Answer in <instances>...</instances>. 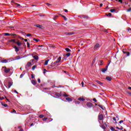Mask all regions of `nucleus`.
<instances>
[{
	"label": "nucleus",
	"mask_w": 131,
	"mask_h": 131,
	"mask_svg": "<svg viewBox=\"0 0 131 131\" xmlns=\"http://www.w3.org/2000/svg\"><path fill=\"white\" fill-rule=\"evenodd\" d=\"M104 115L103 114H99L98 116V120H103Z\"/></svg>",
	"instance_id": "1"
},
{
	"label": "nucleus",
	"mask_w": 131,
	"mask_h": 131,
	"mask_svg": "<svg viewBox=\"0 0 131 131\" xmlns=\"http://www.w3.org/2000/svg\"><path fill=\"white\" fill-rule=\"evenodd\" d=\"M15 43L18 46V47H21V46H22V42H21L19 40H16Z\"/></svg>",
	"instance_id": "2"
},
{
	"label": "nucleus",
	"mask_w": 131,
	"mask_h": 131,
	"mask_svg": "<svg viewBox=\"0 0 131 131\" xmlns=\"http://www.w3.org/2000/svg\"><path fill=\"white\" fill-rule=\"evenodd\" d=\"M86 106L88 107V108H92V107H94V105L92 103V102L87 103Z\"/></svg>",
	"instance_id": "3"
},
{
	"label": "nucleus",
	"mask_w": 131,
	"mask_h": 131,
	"mask_svg": "<svg viewBox=\"0 0 131 131\" xmlns=\"http://www.w3.org/2000/svg\"><path fill=\"white\" fill-rule=\"evenodd\" d=\"M3 68H5L4 72H5V73H9L11 70L10 69H7L6 67H3Z\"/></svg>",
	"instance_id": "4"
},
{
	"label": "nucleus",
	"mask_w": 131,
	"mask_h": 131,
	"mask_svg": "<svg viewBox=\"0 0 131 131\" xmlns=\"http://www.w3.org/2000/svg\"><path fill=\"white\" fill-rule=\"evenodd\" d=\"M34 26H35V27H37L38 28H39L40 29H42V26L40 25L35 24Z\"/></svg>",
	"instance_id": "5"
},
{
	"label": "nucleus",
	"mask_w": 131,
	"mask_h": 131,
	"mask_svg": "<svg viewBox=\"0 0 131 131\" xmlns=\"http://www.w3.org/2000/svg\"><path fill=\"white\" fill-rule=\"evenodd\" d=\"M4 35H6V36H9L10 35L15 36L16 34H10L9 33H5Z\"/></svg>",
	"instance_id": "6"
},
{
	"label": "nucleus",
	"mask_w": 131,
	"mask_h": 131,
	"mask_svg": "<svg viewBox=\"0 0 131 131\" xmlns=\"http://www.w3.org/2000/svg\"><path fill=\"white\" fill-rule=\"evenodd\" d=\"M100 47H101V45H100V44L99 43H97L95 46H94V49H99V48H100Z\"/></svg>",
	"instance_id": "7"
},
{
	"label": "nucleus",
	"mask_w": 131,
	"mask_h": 131,
	"mask_svg": "<svg viewBox=\"0 0 131 131\" xmlns=\"http://www.w3.org/2000/svg\"><path fill=\"white\" fill-rule=\"evenodd\" d=\"M105 79H106V80H108V81H111V80H112V78L110 76H107Z\"/></svg>",
	"instance_id": "8"
},
{
	"label": "nucleus",
	"mask_w": 131,
	"mask_h": 131,
	"mask_svg": "<svg viewBox=\"0 0 131 131\" xmlns=\"http://www.w3.org/2000/svg\"><path fill=\"white\" fill-rule=\"evenodd\" d=\"M16 39H11L8 40V42H13V43H16Z\"/></svg>",
	"instance_id": "9"
},
{
	"label": "nucleus",
	"mask_w": 131,
	"mask_h": 131,
	"mask_svg": "<svg viewBox=\"0 0 131 131\" xmlns=\"http://www.w3.org/2000/svg\"><path fill=\"white\" fill-rule=\"evenodd\" d=\"M67 101H68V102H72V99L70 98V97H67L66 98Z\"/></svg>",
	"instance_id": "10"
},
{
	"label": "nucleus",
	"mask_w": 131,
	"mask_h": 131,
	"mask_svg": "<svg viewBox=\"0 0 131 131\" xmlns=\"http://www.w3.org/2000/svg\"><path fill=\"white\" fill-rule=\"evenodd\" d=\"M55 96H56V97H61L62 95H61V94L56 92V93H55Z\"/></svg>",
	"instance_id": "11"
},
{
	"label": "nucleus",
	"mask_w": 131,
	"mask_h": 131,
	"mask_svg": "<svg viewBox=\"0 0 131 131\" xmlns=\"http://www.w3.org/2000/svg\"><path fill=\"white\" fill-rule=\"evenodd\" d=\"M78 100L79 101H85V99H84V98H83L82 97H80V98H78Z\"/></svg>",
	"instance_id": "12"
},
{
	"label": "nucleus",
	"mask_w": 131,
	"mask_h": 131,
	"mask_svg": "<svg viewBox=\"0 0 131 131\" xmlns=\"http://www.w3.org/2000/svg\"><path fill=\"white\" fill-rule=\"evenodd\" d=\"M31 82L33 85H35V84H36V81L34 80H32Z\"/></svg>",
	"instance_id": "13"
},
{
	"label": "nucleus",
	"mask_w": 131,
	"mask_h": 131,
	"mask_svg": "<svg viewBox=\"0 0 131 131\" xmlns=\"http://www.w3.org/2000/svg\"><path fill=\"white\" fill-rule=\"evenodd\" d=\"M33 58H34L35 60H38V56L37 55H34V56H33Z\"/></svg>",
	"instance_id": "14"
},
{
	"label": "nucleus",
	"mask_w": 131,
	"mask_h": 131,
	"mask_svg": "<svg viewBox=\"0 0 131 131\" xmlns=\"http://www.w3.org/2000/svg\"><path fill=\"white\" fill-rule=\"evenodd\" d=\"M96 82H97V83H98V84H100V85H102V84H103V83H102L101 81H99V80H96Z\"/></svg>",
	"instance_id": "15"
},
{
	"label": "nucleus",
	"mask_w": 131,
	"mask_h": 131,
	"mask_svg": "<svg viewBox=\"0 0 131 131\" xmlns=\"http://www.w3.org/2000/svg\"><path fill=\"white\" fill-rule=\"evenodd\" d=\"M24 75H25V73H24V71L23 73L20 75L19 78H22V77H23Z\"/></svg>",
	"instance_id": "16"
},
{
	"label": "nucleus",
	"mask_w": 131,
	"mask_h": 131,
	"mask_svg": "<svg viewBox=\"0 0 131 131\" xmlns=\"http://www.w3.org/2000/svg\"><path fill=\"white\" fill-rule=\"evenodd\" d=\"M11 85H13V84L12 83V82H9L8 83V89H10V88H11Z\"/></svg>",
	"instance_id": "17"
},
{
	"label": "nucleus",
	"mask_w": 131,
	"mask_h": 131,
	"mask_svg": "<svg viewBox=\"0 0 131 131\" xmlns=\"http://www.w3.org/2000/svg\"><path fill=\"white\" fill-rule=\"evenodd\" d=\"M101 71L103 73H105V72H106V71H107V69L103 68V69H102Z\"/></svg>",
	"instance_id": "18"
},
{
	"label": "nucleus",
	"mask_w": 131,
	"mask_h": 131,
	"mask_svg": "<svg viewBox=\"0 0 131 131\" xmlns=\"http://www.w3.org/2000/svg\"><path fill=\"white\" fill-rule=\"evenodd\" d=\"M27 67H29L30 66H31V62H28L27 64Z\"/></svg>",
	"instance_id": "19"
},
{
	"label": "nucleus",
	"mask_w": 131,
	"mask_h": 131,
	"mask_svg": "<svg viewBox=\"0 0 131 131\" xmlns=\"http://www.w3.org/2000/svg\"><path fill=\"white\" fill-rule=\"evenodd\" d=\"M49 61H50L49 59H48L47 60H46L45 63H44V65H48V63H49Z\"/></svg>",
	"instance_id": "20"
},
{
	"label": "nucleus",
	"mask_w": 131,
	"mask_h": 131,
	"mask_svg": "<svg viewBox=\"0 0 131 131\" xmlns=\"http://www.w3.org/2000/svg\"><path fill=\"white\" fill-rule=\"evenodd\" d=\"M110 12H111V13H114V12H116V10L114 9H112L110 10Z\"/></svg>",
	"instance_id": "21"
},
{
	"label": "nucleus",
	"mask_w": 131,
	"mask_h": 131,
	"mask_svg": "<svg viewBox=\"0 0 131 131\" xmlns=\"http://www.w3.org/2000/svg\"><path fill=\"white\" fill-rule=\"evenodd\" d=\"M124 54H127V56H129V52L126 51H123Z\"/></svg>",
	"instance_id": "22"
},
{
	"label": "nucleus",
	"mask_w": 131,
	"mask_h": 131,
	"mask_svg": "<svg viewBox=\"0 0 131 131\" xmlns=\"http://www.w3.org/2000/svg\"><path fill=\"white\" fill-rule=\"evenodd\" d=\"M71 55V53H68L66 54V56H67V57H70Z\"/></svg>",
	"instance_id": "23"
},
{
	"label": "nucleus",
	"mask_w": 131,
	"mask_h": 131,
	"mask_svg": "<svg viewBox=\"0 0 131 131\" xmlns=\"http://www.w3.org/2000/svg\"><path fill=\"white\" fill-rule=\"evenodd\" d=\"M111 130H112V131H118V130L115 129L114 128V127H111Z\"/></svg>",
	"instance_id": "24"
},
{
	"label": "nucleus",
	"mask_w": 131,
	"mask_h": 131,
	"mask_svg": "<svg viewBox=\"0 0 131 131\" xmlns=\"http://www.w3.org/2000/svg\"><path fill=\"white\" fill-rule=\"evenodd\" d=\"M2 63H8V60H7L6 59H4L2 61Z\"/></svg>",
	"instance_id": "25"
},
{
	"label": "nucleus",
	"mask_w": 131,
	"mask_h": 131,
	"mask_svg": "<svg viewBox=\"0 0 131 131\" xmlns=\"http://www.w3.org/2000/svg\"><path fill=\"white\" fill-rule=\"evenodd\" d=\"M98 107H100V108H101L102 109V110H104V108L103 107L102 105L98 104Z\"/></svg>",
	"instance_id": "26"
},
{
	"label": "nucleus",
	"mask_w": 131,
	"mask_h": 131,
	"mask_svg": "<svg viewBox=\"0 0 131 131\" xmlns=\"http://www.w3.org/2000/svg\"><path fill=\"white\" fill-rule=\"evenodd\" d=\"M72 34H74V33H73V32H69L67 34L68 35H72Z\"/></svg>",
	"instance_id": "27"
},
{
	"label": "nucleus",
	"mask_w": 131,
	"mask_h": 131,
	"mask_svg": "<svg viewBox=\"0 0 131 131\" xmlns=\"http://www.w3.org/2000/svg\"><path fill=\"white\" fill-rule=\"evenodd\" d=\"M43 47V46L42 45L38 46V50H41V48H42Z\"/></svg>",
	"instance_id": "28"
},
{
	"label": "nucleus",
	"mask_w": 131,
	"mask_h": 131,
	"mask_svg": "<svg viewBox=\"0 0 131 131\" xmlns=\"http://www.w3.org/2000/svg\"><path fill=\"white\" fill-rule=\"evenodd\" d=\"M106 16H109V17H111V16H112V14H111V13H108L106 14Z\"/></svg>",
	"instance_id": "29"
},
{
	"label": "nucleus",
	"mask_w": 131,
	"mask_h": 131,
	"mask_svg": "<svg viewBox=\"0 0 131 131\" xmlns=\"http://www.w3.org/2000/svg\"><path fill=\"white\" fill-rule=\"evenodd\" d=\"M43 71H44L43 72V74H46V72H48V70H47V69H43Z\"/></svg>",
	"instance_id": "30"
},
{
	"label": "nucleus",
	"mask_w": 131,
	"mask_h": 131,
	"mask_svg": "<svg viewBox=\"0 0 131 131\" xmlns=\"http://www.w3.org/2000/svg\"><path fill=\"white\" fill-rule=\"evenodd\" d=\"M50 66H51V67H54V66H55V63H54V62H52L51 64V65H50Z\"/></svg>",
	"instance_id": "31"
},
{
	"label": "nucleus",
	"mask_w": 131,
	"mask_h": 131,
	"mask_svg": "<svg viewBox=\"0 0 131 131\" xmlns=\"http://www.w3.org/2000/svg\"><path fill=\"white\" fill-rule=\"evenodd\" d=\"M44 117H45V115H40L39 116V118H42Z\"/></svg>",
	"instance_id": "32"
},
{
	"label": "nucleus",
	"mask_w": 131,
	"mask_h": 131,
	"mask_svg": "<svg viewBox=\"0 0 131 131\" xmlns=\"http://www.w3.org/2000/svg\"><path fill=\"white\" fill-rule=\"evenodd\" d=\"M36 68V66H33L32 68V70H34Z\"/></svg>",
	"instance_id": "33"
},
{
	"label": "nucleus",
	"mask_w": 131,
	"mask_h": 131,
	"mask_svg": "<svg viewBox=\"0 0 131 131\" xmlns=\"http://www.w3.org/2000/svg\"><path fill=\"white\" fill-rule=\"evenodd\" d=\"M113 120H114L115 123H117V122L116 121V118H115V117H113Z\"/></svg>",
	"instance_id": "34"
},
{
	"label": "nucleus",
	"mask_w": 131,
	"mask_h": 131,
	"mask_svg": "<svg viewBox=\"0 0 131 131\" xmlns=\"http://www.w3.org/2000/svg\"><path fill=\"white\" fill-rule=\"evenodd\" d=\"M33 40H35L36 42H38L39 41V39H34Z\"/></svg>",
	"instance_id": "35"
},
{
	"label": "nucleus",
	"mask_w": 131,
	"mask_h": 131,
	"mask_svg": "<svg viewBox=\"0 0 131 131\" xmlns=\"http://www.w3.org/2000/svg\"><path fill=\"white\" fill-rule=\"evenodd\" d=\"M59 61H58L57 60L56 61H55L54 62V64H55V65H56V64H58V63H59Z\"/></svg>",
	"instance_id": "36"
},
{
	"label": "nucleus",
	"mask_w": 131,
	"mask_h": 131,
	"mask_svg": "<svg viewBox=\"0 0 131 131\" xmlns=\"http://www.w3.org/2000/svg\"><path fill=\"white\" fill-rule=\"evenodd\" d=\"M27 46L28 48H30V44L29 43V42H27Z\"/></svg>",
	"instance_id": "37"
},
{
	"label": "nucleus",
	"mask_w": 131,
	"mask_h": 131,
	"mask_svg": "<svg viewBox=\"0 0 131 131\" xmlns=\"http://www.w3.org/2000/svg\"><path fill=\"white\" fill-rule=\"evenodd\" d=\"M110 64V62H109L108 64L105 67V69H106V70L107 69H108V66H109Z\"/></svg>",
	"instance_id": "38"
},
{
	"label": "nucleus",
	"mask_w": 131,
	"mask_h": 131,
	"mask_svg": "<svg viewBox=\"0 0 131 131\" xmlns=\"http://www.w3.org/2000/svg\"><path fill=\"white\" fill-rule=\"evenodd\" d=\"M57 60L58 62H60L61 61V57H59L57 59Z\"/></svg>",
	"instance_id": "39"
},
{
	"label": "nucleus",
	"mask_w": 131,
	"mask_h": 131,
	"mask_svg": "<svg viewBox=\"0 0 131 131\" xmlns=\"http://www.w3.org/2000/svg\"><path fill=\"white\" fill-rule=\"evenodd\" d=\"M27 36H28V37L32 36V35L31 34H27Z\"/></svg>",
	"instance_id": "40"
},
{
	"label": "nucleus",
	"mask_w": 131,
	"mask_h": 131,
	"mask_svg": "<svg viewBox=\"0 0 131 131\" xmlns=\"http://www.w3.org/2000/svg\"><path fill=\"white\" fill-rule=\"evenodd\" d=\"M117 2H119V3H121V4H122V0H116Z\"/></svg>",
	"instance_id": "41"
},
{
	"label": "nucleus",
	"mask_w": 131,
	"mask_h": 131,
	"mask_svg": "<svg viewBox=\"0 0 131 131\" xmlns=\"http://www.w3.org/2000/svg\"><path fill=\"white\" fill-rule=\"evenodd\" d=\"M47 119H48V118H47V117H45V118H44L42 119V120H43V121H45V120H47Z\"/></svg>",
	"instance_id": "42"
},
{
	"label": "nucleus",
	"mask_w": 131,
	"mask_h": 131,
	"mask_svg": "<svg viewBox=\"0 0 131 131\" xmlns=\"http://www.w3.org/2000/svg\"><path fill=\"white\" fill-rule=\"evenodd\" d=\"M79 101H75V104H79Z\"/></svg>",
	"instance_id": "43"
},
{
	"label": "nucleus",
	"mask_w": 131,
	"mask_h": 131,
	"mask_svg": "<svg viewBox=\"0 0 131 131\" xmlns=\"http://www.w3.org/2000/svg\"><path fill=\"white\" fill-rule=\"evenodd\" d=\"M95 61H96V59H95V58H94V59H93V60L92 61V64H94V63H95Z\"/></svg>",
	"instance_id": "44"
},
{
	"label": "nucleus",
	"mask_w": 131,
	"mask_h": 131,
	"mask_svg": "<svg viewBox=\"0 0 131 131\" xmlns=\"http://www.w3.org/2000/svg\"><path fill=\"white\" fill-rule=\"evenodd\" d=\"M127 12H131V8H129L128 9H127Z\"/></svg>",
	"instance_id": "45"
},
{
	"label": "nucleus",
	"mask_w": 131,
	"mask_h": 131,
	"mask_svg": "<svg viewBox=\"0 0 131 131\" xmlns=\"http://www.w3.org/2000/svg\"><path fill=\"white\" fill-rule=\"evenodd\" d=\"M3 105L4 107H8V104H3Z\"/></svg>",
	"instance_id": "46"
},
{
	"label": "nucleus",
	"mask_w": 131,
	"mask_h": 131,
	"mask_svg": "<svg viewBox=\"0 0 131 131\" xmlns=\"http://www.w3.org/2000/svg\"><path fill=\"white\" fill-rule=\"evenodd\" d=\"M46 5H47V6H48V7H50V6H52V4H50L49 3H46Z\"/></svg>",
	"instance_id": "47"
},
{
	"label": "nucleus",
	"mask_w": 131,
	"mask_h": 131,
	"mask_svg": "<svg viewBox=\"0 0 131 131\" xmlns=\"http://www.w3.org/2000/svg\"><path fill=\"white\" fill-rule=\"evenodd\" d=\"M100 65H101V66H102V65H103V60H100Z\"/></svg>",
	"instance_id": "48"
},
{
	"label": "nucleus",
	"mask_w": 131,
	"mask_h": 131,
	"mask_svg": "<svg viewBox=\"0 0 131 131\" xmlns=\"http://www.w3.org/2000/svg\"><path fill=\"white\" fill-rule=\"evenodd\" d=\"M31 77L33 79L34 78V75H33V74H31Z\"/></svg>",
	"instance_id": "49"
},
{
	"label": "nucleus",
	"mask_w": 131,
	"mask_h": 131,
	"mask_svg": "<svg viewBox=\"0 0 131 131\" xmlns=\"http://www.w3.org/2000/svg\"><path fill=\"white\" fill-rule=\"evenodd\" d=\"M4 99H5V97H2L0 96V100H4Z\"/></svg>",
	"instance_id": "50"
},
{
	"label": "nucleus",
	"mask_w": 131,
	"mask_h": 131,
	"mask_svg": "<svg viewBox=\"0 0 131 131\" xmlns=\"http://www.w3.org/2000/svg\"><path fill=\"white\" fill-rule=\"evenodd\" d=\"M69 95H67V94H64V95H63V97H69Z\"/></svg>",
	"instance_id": "51"
},
{
	"label": "nucleus",
	"mask_w": 131,
	"mask_h": 131,
	"mask_svg": "<svg viewBox=\"0 0 131 131\" xmlns=\"http://www.w3.org/2000/svg\"><path fill=\"white\" fill-rule=\"evenodd\" d=\"M81 84H82V88H83L84 86V83H83V82H82Z\"/></svg>",
	"instance_id": "52"
},
{
	"label": "nucleus",
	"mask_w": 131,
	"mask_h": 131,
	"mask_svg": "<svg viewBox=\"0 0 131 131\" xmlns=\"http://www.w3.org/2000/svg\"><path fill=\"white\" fill-rule=\"evenodd\" d=\"M127 94H128V95H129L130 96H131V93L129 92H127Z\"/></svg>",
	"instance_id": "53"
},
{
	"label": "nucleus",
	"mask_w": 131,
	"mask_h": 131,
	"mask_svg": "<svg viewBox=\"0 0 131 131\" xmlns=\"http://www.w3.org/2000/svg\"><path fill=\"white\" fill-rule=\"evenodd\" d=\"M93 101H94V102H97V99H96V98H94V99H93Z\"/></svg>",
	"instance_id": "54"
},
{
	"label": "nucleus",
	"mask_w": 131,
	"mask_h": 131,
	"mask_svg": "<svg viewBox=\"0 0 131 131\" xmlns=\"http://www.w3.org/2000/svg\"><path fill=\"white\" fill-rule=\"evenodd\" d=\"M38 82L40 83V79H38Z\"/></svg>",
	"instance_id": "55"
},
{
	"label": "nucleus",
	"mask_w": 131,
	"mask_h": 131,
	"mask_svg": "<svg viewBox=\"0 0 131 131\" xmlns=\"http://www.w3.org/2000/svg\"><path fill=\"white\" fill-rule=\"evenodd\" d=\"M12 112H13V113H16V111H15V110H12Z\"/></svg>",
	"instance_id": "56"
},
{
	"label": "nucleus",
	"mask_w": 131,
	"mask_h": 131,
	"mask_svg": "<svg viewBox=\"0 0 131 131\" xmlns=\"http://www.w3.org/2000/svg\"><path fill=\"white\" fill-rule=\"evenodd\" d=\"M119 129H121V130L123 129V127L121 126V127L119 128Z\"/></svg>",
	"instance_id": "57"
},
{
	"label": "nucleus",
	"mask_w": 131,
	"mask_h": 131,
	"mask_svg": "<svg viewBox=\"0 0 131 131\" xmlns=\"http://www.w3.org/2000/svg\"><path fill=\"white\" fill-rule=\"evenodd\" d=\"M123 120H121L119 121V123H122V122H123Z\"/></svg>",
	"instance_id": "58"
},
{
	"label": "nucleus",
	"mask_w": 131,
	"mask_h": 131,
	"mask_svg": "<svg viewBox=\"0 0 131 131\" xmlns=\"http://www.w3.org/2000/svg\"><path fill=\"white\" fill-rule=\"evenodd\" d=\"M15 50H18V47L17 46L14 47Z\"/></svg>",
	"instance_id": "59"
},
{
	"label": "nucleus",
	"mask_w": 131,
	"mask_h": 131,
	"mask_svg": "<svg viewBox=\"0 0 131 131\" xmlns=\"http://www.w3.org/2000/svg\"><path fill=\"white\" fill-rule=\"evenodd\" d=\"M14 93H16V94H19L17 92V91H16V90H14Z\"/></svg>",
	"instance_id": "60"
},
{
	"label": "nucleus",
	"mask_w": 131,
	"mask_h": 131,
	"mask_svg": "<svg viewBox=\"0 0 131 131\" xmlns=\"http://www.w3.org/2000/svg\"><path fill=\"white\" fill-rule=\"evenodd\" d=\"M64 12H66V13H67V12H68V10L67 9H64Z\"/></svg>",
	"instance_id": "61"
},
{
	"label": "nucleus",
	"mask_w": 131,
	"mask_h": 131,
	"mask_svg": "<svg viewBox=\"0 0 131 131\" xmlns=\"http://www.w3.org/2000/svg\"><path fill=\"white\" fill-rule=\"evenodd\" d=\"M103 124H104V125H105V126H107V124L106 123V122H104V123H103Z\"/></svg>",
	"instance_id": "62"
},
{
	"label": "nucleus",
	"mask_w": 131,
	"mask_h": 131,
	"mask_svg": "<svg viewBox=\"0 0 131 131\" xmlns=\"http://www.w3.org/2000/svg\"><path fill=\"white\" fill-rule=\"evenodd\" d=\"M100 7H103V4H100Z\"/></svg>",
	"instance_id": "63"
},
{
	"label": "nucleus",
	"mask_w": 131,
	"mask_h": 131,
	"mask_svg": "<svg viewBox=\"0 0 131 131\" xmlns=\"http://www.w3.org/2000/svg\"><path fill=\"white\" fill-rule=\"evenodd\" d=\"M67 52H71V50H66Z\"/></svg>",
	"instance_id": "64"
}]
</instances>
